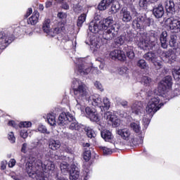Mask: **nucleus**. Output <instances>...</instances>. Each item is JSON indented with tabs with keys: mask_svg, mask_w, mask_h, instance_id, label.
<instances>
[{
	"mask_svg": "<svg viewBox=\"0 0 180 180\" xmlns=\"http://www.w3.org/2000/svg\"><path fill=\"white\" fill-rule=\"evenodd\" d=\"M120 26L117 24H113V18L108 17L107 18L96 21V20L91 21L89 25V30L91 33L96 34L101 30H104L103 33V38L105 40H112L115 39L116 35L119 34Z\"/></svg>",
	"mask_w": 180,
	"mask_h": 180,
	"instance_id": "f257e3e1",
	"label": "nucleus"
},
{
	"mask_svg": "<svg viewBox=\"0 0 180 180\" xmlns=\"http://www.w3.org/2000/svg\"><path fill=\"white\" fill-rule=\"evenodd\" d=\"M40 167L44 172H49V171H54L56 165L53 161L45 160L43 163L34 157H30L25 164V171L30 178L37 180H46L44 173L43 172H38Z\"/></svg>",
	"mask_w": 180,
	"mask_h": 180,
	"instance_id": "f03ea898",
	"label": "nucleus"
},
{
	"mask_svg": "<svg viewBox=\"0 0 180 180\" xmlns=\"http://www.w3.org/2000/svg\"><path fill=\"white\" fill-rule=\"evenodd\" d=\"M22 33V29L20 27H17L14 30L13 28H9L8 30H5L0 32V41L1 44H5L6 46H9L15 41L16 37L15 36H19Z\"/></svg>",
	"mask_w": 180,
	"mask_h": 180,
	"instance_id": "7ed1b4c3",
	"label": "nucleus"
},
{
	"mask_svg": "<svg viewBox=\"0 0 180 180\" xmlns=\"http://www.w3.org/2000/svg\"><path fill=\"white\" fill-rule=\"evenodd\" d=\"M50 23H51V20L49 18L44 20L42 29L44 33L54 37L57 36V34H61L62 32L65 30V22L60 21L57 23L56 27L53 30L50 27Z\"/></svg>",
	"mask_w": 180,
	"mask_h": 180,
	"instance_id": "20e7f679",
	"label": "nucleus"
},
{
	"mask_svg": "<svg viewBox=\"0 0 180 180\" xmlns=\"http://www.w3.org/2000/svg\"><path fill=\"white\" fill-rule=\"evenodd\" d=\"M60 168L64 175H67L69 172L70 180H77L79 178V170L75 165L70 166L68 163L63 162L60 165Z\"/></svg>",
	"mask_w": 180,
	"mask_h": 180,
	"instance_id": "39448f33",
	"label": "nucleus"
},
{
	"mask_svg": "<svg viewBox=\"0 0 180 180\" xmlns=\"http://www.w3.org/2000/svg\"><path fill=\"white\" fill-rule=\"evenodd\" d=\"M74 95L77 98V105H82V102L89 95V89L84 83H81L77 87L73 89Z\"/></svg>",
	"mask_w": 180,
	"mask_h": 180,
	"instance_id": "423d86ee",
	"label": "nucleus"
},
{
	"mask_svg": "<svg viewBox=\"0 0 180 180\" xmlns=\"http://www.w3.org/2000/svg\"><path fill=\"white\" fill-rule=\"evenodd\" d=\"M151 20L153 19L147 18L146 16H138L135 18L132 22V26L136 27V29H146V27H150L151 26Z\"/></svg>",
	"mask_w": 180,
	"mask_h": 180,
	"instance_id": "0eeeda50",
	"label": "nucleus"
},
{
	"mask_svg": "<svg viewBox=\"0 0 180 180\" xmlns=\"http://www.w3.org/2000/svg\"><path fill=\"white\" fill-rule=\"evenodd\" d=\"M136 34L131 32V31H127V33L124 32L120 37H117L115 39V44H118L120 46H126L127 44H130L133 40H134V37Z\"/></svg>",
	"mask_w": 180,
	"mask_h": 180,
	"instance_id": "6e6552de",
	"label": "nucleus"
},
{
	"mask_svg": "<svg viewBox=\"0 0 180 180\" xmlns=\"http://www.w3.org/2000/svg\"><path fill=\"white\" fill-rule=\"evenodd\" d=\"M164 104H160V98L158 97H153L152 98L150 101L148 102L146 108V112L148 115L153 116L155 112L160 110V108Z\"/></svg>",
	"mask_w": 180,
	"mask_h": 180,
	"instance_id": "1a4fd4ad",
	"label": "nucleus"
},
{
	"mask_svg": "<svg viewBox=\"0 0 180 180\" xmlns=\"http://www.w3.org/2000/svg\"><path fill=\"white\" fill-rule=\"evenodd\" d=\"M116 0H102L98 6V9L99 11H105L108 6H111V13H116L119 11V5L114 4Z\"/></svg>",
	"mask_w": 180,
	"mask_h": 180,
	"instance_id": "9d476101",
	"label": "nucleus"
},
{
	"mask_svg": "<svg viewBox=\"0 0 180 180\" xmlns=\"http://www.w3.org/2000/svg\"><path fill=\"white\" fill-rule=\"evenodd\" d=\"M159 57L158 53L148 52L144 55V58H146L147 61L153 63L157 68H160L162 65L161 60L158 59Z\"/></svg>",
	"mask_w": 180,
	"mask_h": 180,
	"instance_id": "9b49d317",
	"label": "nucleus"
},
{
	"mask_svg": "<svg viewBox=\"0 0 180 180\" xmlns=\"http://www.w3.org/2000/svg\"><path fill=\"white\" fill-rule=\"evenodd\" d=\"M172 86V77L171 76H166L160 83L159 88L162 92L167 94Z\"/></svg>",
	"mask_w": 180,
	"mask_h": 180,
	"instance_id": "f8f14e48",
	"label": "nucleus"
},
{
	"mask_svg": "<svg viewBox=\"0 0 180 180\" xmlns=\"http://www.w3.org/2000/svg\"><path fill=\"white\" fill-rule=\"evenodd\" d=\"M179 48H174L173 49H170L168 51H166L162 53V56L165 58V60H168V61H175L176 60V51H179Z\"/></svg>",
	"mask_w": 180,
	"mask_h": 180,
	"instance_id": "ddd939ff",
	"label": "nucleus"
},
{
	"mask_svg": "<svg viewBox=\"0 0 180 180\" xmlns=\"http://www.w3.org/2000/svg\"><path fill=\"white\" fill-rule=\"evenodd\" d=\"M153 15L156 19H161L164 16L165 11H164V6L162 4H159L158 6H155L152 10Z\"/></svg>",
	"mask_w": 180,
	"mask_h": 180,
	"instance_id": "4468645a",
	"label": "nucleus"
},
{
	"mask_svg": "<svg viewBox=\"0 0 180 180\" xmlns=\"http://www.w3.org/2000/svg\"><path fill=\"white\" fill-rule=\"evenodd\" d=\"M104 117L108 122H110L115 127H117V126L120 124V120H119L115 114L109 111L104 114Z\"/></svg>",
	"mask_w": 180,
	"mask_h": 180,
	"instance_id": "2eb2a0df",
	"label": "nucleus"
},
{
	"mask_svg": "<svg viewBox=\"0 0 180 180\" xmlns=\"http://www.w3.org/2000/svg\"><path fill=\"white\" fill-rule=\"evenodd\" d=\"M40 17V14L37 11H34L29 18H25L24 22H27V25L30 26H34L39 23V18Z\"/></svg>",
	"mask_w": 180,
	"mask_h": 180,
	"instance_id": "dca6fc26",
	"label": "nucleus"
},
{
	"mask_svg": "<svg viewBox=\"0 0 180 180\" xmlns=\"http://www.w3.org/2000/svg\"><path fill=\"white\" fill-rule=\"evenodd\" d=\"M165 7L167 15H170L171 16H172V15H175V13L176 12V7L175 6L174 0H167L165 1Z\"/></svg>",
	"mask_w": 180,
	"mask_h": 180,
	"instance_id": "f3484780",
	"label": "nucleus"
},
{
	"mask_svg": "<svg viewBox=\"0 0 180 180\" xmlns=\"http://www.w3.org/2000/svg\"><path fill=\"white\" fill-rule=\"evenodd\" d=\"M110 57L112 60H119L120 61H124L126 60V55L124 51L120 50H114L110 53Z\"/></svg>",
	"mask_w": 180,
	"mask_h": 180,
	"instance_id": "a211bd4d",
	"label": "nucleus"
},
{
	"mask_svg": "<svg viewBox=\"0 0 180 180\" xmlns=\"http://www.w3.org/2000/svg\"><path fill=\"white\" fill-rule=\"evenodd\" d=\"M170 30L173 33H179L180 32V18H172L170 26Z\"/></svg>",
	"mask_w": 180,
	"mask_h": 180,
	"instance_id": "6ab92c4d",
	"label": "nucleus"
},
{
	"mask_svg": "<svg viewBox=\"0 0 180 180\" xmlns=\"http://www.w3.org/2000/svg\"><path fill=\"white\" fill-rule=\"evenodd\" d=\"M101 137L105 140V141H108V143H113V134L112 132L108 129H104L101 131Z\"/></svg>",
	"mask_w": 180,
	"mask_h": 180,
	"instance_id": "aec40b11",
	"label": "nucleus"
},
{
	"mask_svg": "<svg viewBox=\"0 0 180 180\" xmlns=\"http://www.w3.org/2000/svg\"><path fill=\"white\" fill-rule=\"evenodd\" d=\"M131 108L133 113L139 115V113H141V110H143V103H141V101H135Z\"/></svg>",
	"mask_w": 180,
	"mask_h": 180,
	"instance_id": "412c9836",
	"label": "nucleus"
},
{
	"mask_svg": "<svg viewBox=\"0 0 180 180\" xmlns=\"http://www.w3.org/2000/svg\"><path fill=\"white\" fill-rule=\"evenodd\" d=\"M121 15L122 17V21L124 22V23H129V22H130L132 19L130 11H127L126 8L122 9Z\"/></svg>",
	"mask_w": 180,
	"mask_h": 180,
	"instance_id": "4be33fe9",
	"label": "nucleus"
},
{
	"mask_svg": "<svg viewBox=\"0 0 180 180\" xmlns=\"http://www.w3.org/2000/svg\"><path fill=\"white\" fill-rule=\"evenodd\" d=\"M89 102H91L93 106H98L102 108V98L96 97V96H91L89 99Z\"/></svg>",
	"mask_w": 180,
	"mask_h": 180,
	"instance_id": "5701e85b",
	"label": "nucleus"
},
{
	"mask_svg": "<svg viewBox=\"0 0 180 180\" xmlns=\"http://www.w3.org/2000/svg\"><path fill=\"white\" fill-rule=\"evenodd\" d=\"M85 43L88 46H99V41H98V37H96L95 34H92L89 37Z\"/></svg>",
	"mask_w": 180,
	"mask_h": 180,
	"instance_id": "b1692460",
	"label": "nucleus"
},
{
	"mask_svg": "<svg viewBox=\"0 0 180 180\" xmlns=\"http://www.w3.org/2000/svg\"><path fill=\"white\" fill-rule=\"evenodd\" d=\"M118 134L124 140H129L130 139L131 132L128 129H122L118 130Z\"/></svg>",
	"mask_w": 180,
	"mask_h": 180,
	"instance_id": "393cba45",
	"label": "nucleus"
},
{
	"mask_svg": "<svg viewBox=\"0 0 180 180\" xmlns=\"http://www.w3.org/2000/svg\"><path fill=\"white\" fill-rule=\"evenodd\" d=\"M92 68L89 67L85 66L84 64L79 65L78 66V72L81 74V75H86L91 72Z\"/></svg>",
	"mask_w": 180,
	"mask_h": 180,
	"instance_id": "a878e982",
	"label": "nucleus"
},
{
	"mask_svg": "<svg viewBox=\"0 0 180 180\" xmlns=\"http://www.w3.org/2000/svg\"><path fill=\"white\" fill-rule=\"evenodd\" d=\"M61 147V142L58 140L51 139L49 141V148L56 150Z\"/></svg>",
	"mask_w": 180,
	"mask_h": 180,
	"instance_id": "bb28decb",
	"label": "nucleus"
},
{
	"mask_svg": "<svg viewBox=\"0 0 180 180\" xmlns=\"http://www.w3.org/2000/svg\"><path fill=\"white\" fill-rule=\"evenodd\" d=\"M58 124L59 126H65V124H68V121H67V115L65 113H61L59 115Z\"/></svg>",
	"mask_w": 180,
	"mask_h": 180,
	"instance_id": "cd10ccee",
	"label": "nucleus"
},
{
	"mask_svg": "<svg viewBox=\"0 0 180 180\" xmlns=\"http://www.w3.org/2000/svg\"><path fill=\"white\" fill-rule=\"evenodd\" d=\"M167 40H168V32H167V31H163L161 33L160 37L161 46H166Z\"/></svg>",
	"mask_w": 180,
	"mask_h": 180,
	"instance_id": "c85d7f7f",
	"label": "nucleus"
},
{
	"mask_svg": "<svg viewBox=\"0 0 180 180\" xmlns=\"http://www.w3.org/2000/svg\"><path fill=\"white\" fill-rule=\"evenodd\" d=\"M47 120H48V123L51 126H56V124H57V121H56V114L53 112L48 114Z\"/></svg>",
	"mask_w": 180,
	"mask_h": 180,
	"instance_id": "c756f323",
	"label": "nucleus"
},
{
	"mask_svg": "<svg viewBox=\"0 0 180 180\" xmlns=\"http://www.w3.org/2000/svg\"><path fill=\"white\" fill-rule=\"evenodd\" d=\"M129 127L135 133H140L141 131V127H140V123L139 122H131Z\"/></svg>",
	"mask_w": 180,
	"mask_h": 180,
	"instance_id": "7c9ffc66",
	"label": "nucleus"
},
{
	"mask_svg": "<svg viewBox=\"0 0 180 180\" xmlns=\"http://www.w3.org/2000/svg\"><path fill=\"white\" fill-rule=\"evenodd\" d=\"M101 108H103L104 110H108L110 108V101H109L108 98L105 97L103 99Z\"/></svg>",
	"mask_w": 180,
	"mask_h": 180,
	"instance_id": "2f4dec72",
	"label": "nucleus"
},
{
	"mask_svg": "<svg viewBox=\"0 0 180 180\" xmlns=\"http://www.w3.org/2000/svg\"><path fill=\"white\" fill-rule=\"evenodd\" d=\"M151 4H153L152 0H139V3L140 8H143V9H146L147 6Z\"/></svg>",
	"mask_w": 180,
	"mask_h": 180,
	"instance_id": "473e14b6",
	"label": "nucleus"
},
{
	"mask_svg": "<svg viewBox=\"0 0 180 180\" xmlns=\"http://www.w3.org/2000/svg\"><path fill=\"white\" fill-rule=\"evenodd\" d=\"M86 20V14L83 13L79 16L77 20V26L78 27H82V25H84V22Z\"/></svg>",
	"mask_w": 180,
	"mask_h": 180,
	"instance_id": "72a5a7b5",
	"label": "nucleus"
},
{
	"mask_svg": "<svg viewBox=\"0 0 180 180\" xmlns=\"http://www.w3.org/2000/svg\"><path fill=\"white\" fill-rule=\"evenodd\" d=\"M151 82H153V80L151 79V77L143 76L141 79V83L144 86H150L151 85Z\"/></svg>",
	"mask_w": 180,
	"mask_h": 180,
	"instance_id": "f704fd0d",
	"label": "nucleus"
},
{
	"mask_svg": "<svg viewBox=\"0 0 180 180\" xmlns=\"http://www.w3.org/2000/svg\"><path fill=\"white\" fill-rule=\"evenodd\" d=\"M139 43H141L142 46H148V44H150V39L146 36V34H143L139 39Z\"/></svg>",
	"mask_w": 180,
	"mask_h": 180,
	"instance_id": "c9c22d12",
	"label": "nucleus"
},
{
	"mask_svg": "<svg viewBox=\"0 0 180 180\" xmlns=\"http://www.w3.org/2000/svg\"><path fill=\"white\" fill-rule=\"evenodd\" d=\"M136 65L141 70H146V68H148V65H147V62H146L144 59L139 60Z\"/></svg>",
	"mask_w": 180,
	"mask_h": 180,
	"instance_id": "e433bc0d",
	"label": "nucleus"
},
{
	"mask_svg": "<svg viewBox=\"0 0 180 180\" xmlns=\"http://www.w3.org/2000/svg\"><path fill=\"white\" fill-rule=\"evenodd\" d=\"M85 131L86 133L87 137H89V139L95 138L96 136V134H95V131H94V130H92L89 127L85 128Z\"/></svg>",
	"mask_w": 180,
	"mask_h": 180,
	"instance_id": "4c0bfd02",
	"label": "nucleus"
},
{
	"mask_svg": "<svg viewBox=\"0 0 180 180\" xmlns=\"http://www.w3.org/2000/svg\"><path fill=\"white\" fill-rule=\"evenodd\" d=\"M70 130H79V124L77 120H74V122H70Z\"/></svg>",
	"mask_w": 180,
	"mask_h": 180,
	"instance_id": "58836bf2",
	"label": "nucleus"
},
{
	"mask_svg": "<svg viewBox=\"0 0 180 180\" xmlns=\"http://www.w3.org/2000/svg\"><path fill=\"white\" fill-rule=\"evenodd\" d=\"M91 154L90 150H85L83 155V158L86 162H88V161L91 160Z\"/></svg>",
	"mask_w": 180,
	"mask_h": 180,
	"instance_id": "ea45409f",
	"label": "nucleus"
},
{
	"mask_svg": "<svg viewBox=\"0 0 180 180\" xmlns=\"http://www.w3.org/2000/svg\"><path fill=\"white\" fill-rule=\"evenodd\" d=\"M89 117L91 122H99V116L98 115V112L96 111H94Z\"/></svg>",
	"mask_w": 180,
	"mask_h": 180,
	"instance_id": "a19ab883",
	"label": "nucleus"
},
{
	"mask_svg": "<svg viewBox=\"0 0 180 180\" xmlns=\"http://www.w3.org/2000/svg\"><path fill=\"white\" fill-rule=\"evenodd\" d=\"M178 41V37L175 34L171 35L169 40V46H175Z\"/></svg>",
	"mask_w": 180,
	"mask_h": 180,
	"instance_id": "79ce46f5",
	"label": "nucleus"
},
{
	"mask_svg": "<svg viewBox=\"0 0 180 180\" xmlns=\"http://www.w3.org/2000/svg\"><path fill=\"white\" fill-rule=\"evenodd\" d=\"M65 115H66V120L68 122H68L72 123V122H74V120H76L75 117H74V115H72V114L70 112H68L67 114H65Z\"/></svg>",
	"mask_w": 180,
	"mask_h": 180,
	"instance_id": "37998d69",
	"label": "nucleus"
},
{
	"mask_svg": "<svg viewBox=\"0 0 180 180\" xmlns=\"http://www.w3.org/2000/svg\"><path fill=\"white\" fill-rule=\"evenodd\" d=\"M22 30H25V33L27 34H32V27H30V25H22Z\"/></svg>",
	"mask_w": 180,
	"mask_h": 180,
	"instance_id": "c03bdc74",
	"label": "nucleus"
},
{
	"mask_svg": "<svg viewBox=\"0 0 180 180\" xmlns=\"http://www.w3.org/2000/svg\"><path fill=\"white\" fill-rule=\"evenodd\" d=\"M38 131L41 133H46V134H50V131H47V128H46V126L40 125L38 127Z\"/></svg>",
	"mask_w": 180,
	"mask_h": 180,
	"instance_id": "a18cd8bd",
	"label": "nucleus"
},
{
	"mask_svg": "<svg viewBox=\"0 0 180 180\" xmlns=\"http://www.w3.org/2000/svg\"><path fill=\"white\" fill-rule=\"evenodd\" d=\"M101 150H103V154H105V155L112 154V149L111 148H106L105 146H101Z\"/></svg>",
	"mask_w": 180,
	"mask_h": 180,
	"instance_id": "49530a36",
	"label": "nucleus"
},
{
	"mask_svg": "<svg viewBox=\"0 0 180 180\" xmlns=\"http://www.w3.org/2000/svg\"><path fill=\"white\" fill-rule=\"evenodd\" d=\"M127 72H129V69L127 67H122L120 68V75H124V74H127Z\"/></svg>",
	"mask_w": 180,
	"mask_h": 180,
	"instance_id": "de8ad7c7",
	"label": "nucleus"
},
{
	"mask_svg": "<svg viewBox=\"0 0 180 180\" xmlns=\"http://www.w3.org/2000/svg\"><path fill=\"white\" fill-rule=\"evenodd\" d=\"M8 139L9 141H11V143H15V141H16V138H15V135L13 134V132H12V131L8 134Z\"/></svg>",
	"mask_w": 180,
	"mask_h": 180,
	"instance_id": "09e8293b",
	"label": "nucleus"
},
{
	"mask_svg": "<svg viewBox=\"0 0 180 180\" xmlns=\"http://www.w3.org/2000/svg\"><path fill=\"white\" fill-rule=\"evenodd\" d=\"M32 127V122H22L20 124V127Z\"/></svg>",
	"mask_w": 180,
	"mask_h": 180,
	"instance_id": "8fccbe9b",
	"label": "nucleus"
},
{
	"mask_svg": "<svg viewBox=\"0 0 180 180\" xmlns=\"http://www.w3.org/2000/svg\"><path fill=\"white\" fill-rule=\"evenodd\" d=\"M94 86L97 89H99V91H101V92L103 91V86H102V84H101V82L96 81L94 83Z\"/></svg>",
	"mask_w": 180,
	"mask_h": 180,
	"instance_id": "3c124183",
	"label": "nucleus"
},
{
	"mask_svg": "<svg viewBox=\"0 0 180 180\" xmlns=\"http://www.w3.org/2000/svg\"><path fill=\"white\" fill-rule=\"evenodd\" d=\"M85 112L86 113V115L89 116V117L94 112H96L94 110H92L91 108L89 107H86L85 108Z\"/></svg>",
	"mask_w": 180,
	"mask_h": 180,
	"instance_id": "603ef678",
	"label": "nucleus"
},
{
	"mask_svg": "<svg viewBox=\"0 0 180 180\" xmlns=\"http://www.w3.org/2000/svg\"><path fill=\"white\" fill-rule=\"evenodd\" d=\"M127 56L130 60H133V58H134V57H135L134 52L133 51H129L127 52Z\"/></svg>",
	"mask_w": 180,
	"mask_h": 180,
	"instance_id": "864d4df0",
	"label": "nucleus"
},
{
	"mask_svg": "<svg viewBox=\"0 0 180 180\" xmlns=\"http://www.w3.org/2000/svg\"><path fill=\"white\" fill-rule=\"evenodd\" d=\"M131 11L132 12V15L135 16V18H139V16H141L140 14L138 13V12L136 11V8H134V6H131Z\"/></svg>",
	"mask_w": 180,
	"mask_h": 180,
	"instance_id": "5fc2aeb1",
	"label": "nucleus"
},
{
	"mask_svg": "<svg viewBox=\"0 0 180 180\" xmlns=\"http://www.w3.org/2000/svg\"><path fill=\"white\" fill-rule=\"evenodd\" d=\"M53 2H54V0H47L45 3V7L51 8L53 6Z\"/></svg>",
	"mask_w": 180,
	"mask_h": 180,
	"instance_id": "6e6d98bb",
	"label": "nucleus"
},
{
	"mask_svg": "<svg viewBox=\"0 0 180 180\" xmlns=\"http://www.w3.org/2000/svg\"><path fill=\"white\" fill-rule=\"evenodd\" d=\"M14 165H16V160L15 159H11V160L8 162V167L10 168H13Z\"/></svg>",
	"mask_w": 180,
	"mask_h": 180,
	"instance_id": "4d7b16f0",
	"label": "nucleus"
},
{
	"mask_svg": "<svg viewBox=\"0 0 180 180\" xmlns=\"http://www.w3.org/2000/svg\"><path fill=\"white\" fill-rule=\"evenodd\" d=\"M91 51H92V53H96L98 51H99V49H100V46H91Z\"/></svg>",
	"mask_w": 180,
	"mask_h": 180,
	"instance_id": "13d9d810",
	"label": "nucleus"
},
{
	"mask_svg": "<svg viewBox=\"0 0 180 180\" xmlns=\"http://www.w3.org/2000/svg\"><path fill=\"white\" fill-rule=\"evenodd\" d=\"M58 18H59V19H65V18H67V14L60 12L58 13Z\"/></svg>",
	"mask_w": 180,
	"mask_h": 180,
	"instance_id": "bf43d9fd",
	"label": "nucleus"
},
{
	"mask_svg": "<svg viewBox=\"0 0 180 180\" xmlns=\"http://www.w3.org/2000/svg\"><path fill=\"white\" fill-rule=\"evenodd\" d=\"M32 13H33V9L32 8H29L25 15V18H29V15H32Z\"/></svg>",
	"mask_w": 180,
	"mask_h": 180,
	"instance_id": "052dcab7",
	"label": "nucleus"
},
{
	"mask_svg": "<svg viewBox=\"0 0 180 180\" xmlns=\"http://www.w3.org/2000/svg\"><path fill=\"white\" fill-rule=\"evenodd\" d=\"M20 136L22 138V139H27L28 134H27V131H21L20 133Z\"/></svg>",
	"mask_w": 180,
	"mask_h": 180,
	"instance_id": "680f3d73",
	"label": "nucleus"
},
{
	"mask_svg": "<svg viewBox=\"0 0 180 180\" xmlns=\"http://www.w3.org/2000/svg\"><path fill=\"white\" fill-rule=\"evenodd\" d=\"M27 148V143H23L21 148L22 153H26V149Z\"/></svg>",
	"mask_w": 180,
	"mask_h": 180,
	"instance_id": "e2e57ef3",
	"label": "nucleus"
},
{
	"mask_svg": "<svg viewBox=\"0 0 180 180\" xmlns=\"http://www.w3.org/2000/svg\"><path fill=\"white\" fill-rule=\"evenodd\" d=\"M128 103H129L127 101H124V100H122L120 101V105H122V106H123L124 108H126V106H127Z\"/></svg>",
	"mask_w": 180,
	"mask_h": 180,
	"instance_id": "0e129e2a",
	"label": "nucleus"
},
{
	"mask_svg": "<svg viewBox=\"0 0 180 180\" xmlns=\"http://www.w3.org/2000/svg\"><path fill=\"white\" fill-rule=\"evenodd\" d=\"M8 124V126H11L12 127H16V123L13 120L9 121Z\"/></svg>",
	"mask_w": 180,
	"mask_h": 180,
	"instance_id": "69168bd1",
	"label": "nucleus"
},
{
	"mask_svg": "<svg viewBox=\"0 0 180 180\" xmlns=\"http://www.w3.org/2000/svg\"><path fill=\"white\" fill-rule=\"evenodd\" d=\"M6 169V163L5 162H1V169Z\"/></svg>",
	"mask_w": 180,
	"mask_h": 180,
	"instance_id": "338daca9",
	"label": "nucleus"
},
{
	"mask_svg": "<svg viewBox=\"0 0 180 180\" xmlns=\"http://www.w3.org/2000/svg\"><path fill=\"white\" fill-rule=\"evenodd\" d=\"M175 74L178 75L179 78H180V68L176 70Z\"/></svg>",
	"mask_w": 180,
	"mask_h": 180,
	"instance_id": "774afa93",
	"label": "nucleus"
}]
</instances>
